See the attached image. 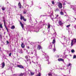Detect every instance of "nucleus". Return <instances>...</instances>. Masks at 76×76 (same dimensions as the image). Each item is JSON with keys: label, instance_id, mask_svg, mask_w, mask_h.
<instances>
[{"label": "nucleus", "instance_id": "1", "mask_svg": "<svg viewBox=\"0 0 76 76\" xmlns=\"http://www.w3.org/2000/svg\"><path fill=\"white\" fill-rule=\"evenodd\" d=\"M44 56H45V58H46V61H48L47 63L48 64H50V62H49V60H48L49 59V57L48 56H47V55L45 53L44 54Z\"/></svg>", "mask_w": 76, "mask_h": 76}, {"label": "nucleus", "instance_id": "2", "mask_svg": "<svg viewBox=\"0 0 76 76\" xmlns=\"http://www.w3.org/2000/svg\"><path fill=\"white\" fill-rule=\"evenodd\" d=\"M76 43V39H74L71 41V46H73L74 44H75Z\"/></svg>", "mask_w": 76, "mask_h": 76}, {"label": "nucleus", "instance_id": "3", "mask_svg": "<svg viewBox=\"0 0 76 76\" xmlns=\"http://www.w3.org/2000/svg\"><path fill=\"white\" fill-rule=\"evenodd\" d=\"M34 53H35V55L36 56V59H37L39 58V56H37V50H36V49H34Z\"/></svg>", "mask_w": 76, "mask_h": 76}, {"label": "nucleus", "instance_id": "4", "mask_svg": "<svg viewBox=\"0 0 76 76\" xmlns=\"http://www.w3.org/2000/svg\"><path fill=\"white\" fill-rule=\"evenodd\" d=\"M58 7L59 9H61L62 7H63V6H62V4L61 3H60V2L58 3Z\"/></svg>", "mask_w": 76, "mask_h": 76}, {"label": "nucleus", "instance_id": "5", "mask_svg": "<svg viewBox=\"0 0 76 76\" xmlns=\"http://www.w3.org/2000/svg\"><path fill=\"white\" fill-rule=\"evenodd\" d=\"M4 26H5V28L6 29L7 32H8L9 31L8 30V29H7V27H6V21L4 20Z\"/></svg>", "mask_w": 76, "mask_h": 76}, {"label": "nucleus", "instance_id": "6", "mask_svg": "<svg viewBox=\"0 0 76 76\" xmlns=\"http://www.w3.org/2000/svg\"><path fill=\"white\" fill-rule=\"evenodd\" d=\"M63 21H62V20H59V22H58L59 24L60 25H63Z\"/></svg>", "mask_w": 76, "mask_h": 76}, {"label": "nucleus", "instance_id": "7", "mask_svg": "<svg viewBox=\"0 0 76 76\" xmlns=\"http://www.w3.org/2000/svg\"><path fill=\"white\" fill-rule=\"evenodd\" d=\"M41 50L42 49V47H41V45H38L37 49L38 50H41Z\"/></svg>", "mask_w": 76, "mask_h": 76}, {"label": "nucleus", "instance_id": "8", "mask_svg": "<svg viewBox=\"0 0 76 76\" xmlns=\"http://www.w3.org/2000/svg\"><path fill=\"white\" fill-rule=\"evenodd\" d=\"M48 75L49 76H56L55 74L53 73V74H51L50 72L49 73Z\"/></svg>", "mask_w": 76, "mask_h": 76}, {"label": "nucleus", "instance_id": "9", "mask_svg": "<svg viewBox=\"0 0 76 76\" xmlns=\"http://www.w3.org/2000/svg\"><path fill=\"white\" fill-rule=\"evenodd\" d=\"M1 68L3 69L4 67V66H5V64L4 62H3L1 64Z\"/></svg>", "mask_w": 76, "mask_h": 76}, {"label": "nucleus", "instance_id": "10", "mask_svg": "<svg viewBox=\"0 0 76 76\" xmlns=\"http://www.w3.org/2000/svg\"><path fill=\"white\" fill-rule=\"evenodd\" d=\"M20 24L21 26V27H22V29H23L24 30H25V28H24V26H23V24L21 22H20Z\"/></svg>", "mask_w": 76, "mask_h": 76}, {"label": "nucleus", "instance_id": "11", "mask_svg": "<svg viewBox=\"0 0 76 76\" xmlns=\"http://www.w3.org/2000/svg\"><path fill=\"white\" fill-rule=\"evenodd\" d=\"M18 51L19 53L20 54H22L23 53V51H22V49H20L18 50Z\"/></svg>", "mask_w": 76, "mask_h": 76}, {"label": "nucleus", "instance_id": "12", "mask_svg": "<svg viewBox=\"0 0 76 76\" xmlns=\"http://www.w3.org/2000/svg\"><path fill=\"white\" fill-rule=\"evenodd\" d=\"M58 61H64V60L62 58H58Z\"/></svg>", "mask_w": 76, "mask_h": 76}, {"label": "nucleus", "instance_id": "13", "mask_svg": "<svg viewBox=\"0 0 76 76\" xmlns=\"http://www.w3.org/2000/svg\"><path fill=\"white\" fill-rule=\"evenodd\" d=\"M17 67H19V68H20L21 69H23V66L21 65H17Z\"/></svg>", "mask_w": 76, "mask_h": 76}, {"label": "nucleus", "instance_id": "14", "mask_svg": "<svg viewBox=\"0 0 76 76\" xmlns=\"http://www.w3.org/2000/svg\"><path fill=\"white\" fill-rule=\"evenodd\" d=\"M18 6H19V8H20V9H21L22 7H21V4H20V2H19L18 3Z\"/></svg>", "mask_w": 76, "mask_h": 76}, {"label": "nucleus", "instance_id": "15", "mask_svg": "<svg viewBox=\"0 0 76 76\" xmlns=\"http://www.w3.org/2000/svg\"><path fill=\"white\" fill-rule=\"evenodd\" d=\"M21 47L23 48H25V45L23 44V43H22Z\"/></svg>", "mask_w": 76, "mask_h": 76}, {"label": "nucleus", "instance_id": "16", "mask_svg": "<svg viewBox=\"0 0 76 76\" xmlns=\"http://www.w3.org/2000/svg\"><path fill=\"white\" fill-rule=\"evenodd\" d=\"M52 45L50 44L49 46V49H51L52 48Z\"/></svg>", "mask_w": 76, "mask_h": 76}, {"label": "nucleus", "instance_id": "17", "mask_svg": "<svg viewBox=\"0 0 76 76\" xmlns=\"http://www.w3.org/2000/svg\"><path fill=\"white\" fill-rule=\"evenodd\" d=\"M72 65V64L70 63H69L68 64V65H67V67H69V66H70V68H71Z\"/></svg>", "mask_w": 76, "mask_h": 76}, {"label": "nucleus", "instance_id": "18", "mask_svg": "<svg viewBox=\"0 0 76 76\" xmlns=\"http://www.w3.org/2000/svg\"><path fill=\"white\" fill-rule=\"evenodd\" d=\"M15 28V26H12L11 27V29H14Z\"/></svg>", "mask_w": 76, "mask_h": 76}, {"label": "nucleus", "instance_id": "19", "mask_svg": "<svg viewBox=\"0 0 76 76\" xmlns=\"http://www.w3.org/2000/svg\"><path fill=\"white\" fill-rule=\"evenodd\" d=\"M29 71L30 72L31 75H34V73L31 72L30 70H29Z\"/></svg>", "mask_w": 76, "mask_h": 76}, {"label": "nucleus", "instance_id": "20", "mask_svg": "<svg viewBox=\"0 0 76 76\" xmlns=\"http://www.w3.org/2000/svg\"><path fill=\"white\" fill-rule=\"evenodd\" d=\"M48 29H50V24L49 23H48Z\"/></svg>", "mask_w": 76, "mask_h": 76}, {"label": "nucleus", "instance_id": "21", "mask_svg": "<svg viewBox=\"0 0 76 76\" xmlns=\"http://www.w3.org/2000/svg\"><path fill=\"white\" fill-rule=\"evenodd\" d=\"M23 19H24V17L22 15L20 16V19L21 20H22Z\"/></svg>", "mask_w": 76, "mask_h": 76}, {"label": "nucleus", "instance_id": "22", "mask_svg": "<svg viewBox=\"0 0 76 76\" xmlns=\"http://www.w3.org/2000/svg\"><path fill=\"white\" fill-rule=\"evenodd\" d=\"M55 12H58L59 11V9L58 8H56V10H55Z\"/></svg>", "mask_w": 76, "mask_h": 76}, {"label": "nucleus", "instance_id": "23", "mask_svg": "<svg viewBox=\"0 0 76 76\" xmlns=\"http://www.w3.org/2000/svg\"><path fill=\"white\" fill-rule=\"evenodd\" d=\"M1 9L2 10H4L5 9H6V8H4V7H2L1 8Z\"/></svg>", "mask_w": 76, "mask_h": 76}, {"label": "nucleus", "instance_id": "24", "mask_svg": "<svg viewBox=\"0 0 76 76\" xmlns=\"http://www.w3.org/2000/svg\"><path fill=\"white\" fill-rule=\"evenodd\" d=\"M60 13L61 15H64V13L63 12H60Z\"/></svg>", "mask_w": 76, "mask_h": 76}, {"label": "nucleus", "instance_id": "25", "mask_svg": "<svg viewBox=\"0 0 76 76\" xmlns=\"http://www.w3.org/2000/svg\"><path fill=\"white\" fill-rule=\"evenodd\" d=\"M71 52L72 53H75V50H74L73 49H72L71 50Z\"/></svg>", "mask_w": 76, "mask_h": 76}, {"label": "nucleus", "instance_id": "26", "mask_svg": "<svg viewBox=\"0 0 76 76\" xmlns=\"http://www.w3.org/2000/svg\"><path fill=\"white\" fill-rule=\"evenodd\" d=\"M56 43V40H55V39H54L53 40V41L52 42L53 44H54V43Z\"/></svg>", "mask_w": 76, "mask_h": 76}, {"label": "nucleus", "instance_id": "27", "mask_svg": "<svg viewBox=\"0 0 76 76\" xmlns=\"http://www.w3.org/2000/svg\"><path fill=\"white\" fill-rule=\"evenodd\" d=\"M18 76H23V74L21 73L18 75Z\"/></svg>", "mask_w": 76, "mask_h": 76}, {"label": "nucleus", "instance_id": "28", "mask_svg": "<svg viewBox=\"0 0 76 76\" xmlns=\"http://www.w3.org/2000/svg\"><path fill=\"white\" fill-rule=\"evenodd\" d=\"M54 47L55 48L53 49V50L54 51H54H56V48H55V44H54Z\"/></svg>", "mask_w": 76, "mask_h": 76}, {"label": "nucleus", "instance_id": "29", "mask_svg": "<svg viewBox=\"0 0 76 76\" xmlns=\"http://www.w3.org/2000/svg\"><path fill=\"white\" fill-rule=\"evenodd\" d=\"M57 35V33H56V32H55L54 34H53V36H55V37H56V36Z\"/></svg>", "mask_w": 76, "mask_h": 76}, {"label": "nucleus", "instance_id": "30", "mask_svg": "<svg viewBox=\"0 0 76 76\" xmlns=\"http://www.w3.org/2000/svg\"><path fill=\"white\" fill-rule=\"evenodd\" d=\"M0 28H3L2 26L1 25V23H0Z\"/></svg>", "mask_w": 76, "mask_h": 76}, {"label": "nucleus", "instance_id": "31", "mask_svg": "<svg viewBox=\"0 0 76 76\" xmlns=\"http://www.w3.org/2000/svg\"><path fill=\"white\" fill-rule=\"evenodd\" d=\"M76 58V56L75 55H74L73 57V59L75 58Z\"/></svg>", "mask_w": 76, "mask_h": 76}, {"label": "nucleus", "instance_id": "32", "mask_svg": "<svg viewBox=\"0 0 76 76\" xmlns=\"http://www.w3.org/2000/svg\"><path fill=\"white\" fill-rule=\"evenodd\" d=\"M51 2L52 4H55L54 1H51Z\"/></svg>", "mask_w": 76, "mask_h": 76}, {"label": "nucleus", "instance_id": "33", "mask_svg": "<svg viewBox=\"0 0 76 76\" xmlns=\"http://www.w3.org/2000/svg\"><path fill=\"white\" fill-rule=\"evenodd\" d=\"M37 76H41V73L40 72L39 73Z\"/></svg>", "mask_w": 76, "mask_h": 76}, {"label": "nucleus", "instance_id": "34", "mask_svg": "<svg viewBox=\"0 0 76 76\" xmlns=\"http://www.w3.org/2000/svg\"><path fill=\"white\" fill-rule=\"evenodd\" d=\"M70 25H69L67 26H66V27L67 28H69V27H70Z\"/></svg>", "mask_w": 76, "mask_h": 76}, {"label": "nucleus", "instance_id": "35", "mask_svg": "<svg viewBox=\"0 0 76 76\" xmlns=\"http://www.w3.org/2000/svg\"><path fill=\"white\" fill-rule=\"evenodd\" d=\"M67 2H66V1H65V2H64L63 4L64 6H65V5H66V3H66Z\"/></svg>", "mask_w": 76, "mask_h": 76}, {"label": "nucleus", "instance_id": "36", "mask_svg": "<svg viewBox=\"0 0 76 76\" xmlns=\"http://www.w3.org/2000/svg\"><path fill=\"white\" fill-rule=\"evenodd\" d=\"M23 13L24 14H26V12L25 11H23Z\"/></svg>", "mask_w": 76, "mask_h": 76}, {"label": "nucleus", "instance_id": "37", "mask_svg": "<svg viewBox=\"0 0 76 76\" xmlns=\"http://www.w3.org/2000/svg\"><path fill=\"white\" fill-rule=\"evenodd\" d=\"M29 7V6L28 5H27L26 6V7H27V8H28V7Z\"/></svg>", "mask_w": 76, "mask_h": 76}, {"label": "nucleus", "instance_id": "38", "mask_svg": "<svg viewBox=\"0 0 76 76\" xmlns=\"http://www.w3.org/2000/svg\"><path fill=\"white\" fill-rule=\"evenodd\" d=\"M73 10L75 11H76V8H73Z\"/></svg>", "mask_w": 76, "mask_h": 76}, {"label": "nucleus", "instance_id": "39", "mask_svg": "<svg viewBox=\"0 0 76 76\" xmlns=\"http://www.w3.org/2000/svg\"><path fill=\"white\" fill-rule=\"evenodd\" d=\"M25 57L26 59H28V56H25Z\"/></svg>", "mask_w": 76, "mask_h": 76}, {"label": "nucleus", "instance_id": "40", "mask_svg": "<svg viewBox=\"0 0 76 76\" xmlns=\"http://www.w3.org/2000/svg\"><path fill=\"white\" fill-rule=\"evenodd\" d=\"M69 34H72V31H69Z\"/></svg>", "mask_w": 76, "mask_h": 76}, {"label": "nucleus", "instance_id": "41", "mask_svg": "<svg viewBox=\"0 0 76 76\" xmlns=\"http://www.w3.org/2000/svg\"><path fill=\"white\" fill-rule=\"evenodd\" d=\"M11 55H12V53H10V54H9V56L10 57Z\"/></svg>", "mask_w": 76, "mask_h": 76}, {"label": "nucleus", "instance_id": "42", "mask_svg": "<svg viewBox=\"0 0 76 76\" xmlns=\"http://www.w3.org/2000/svg\"><path fill=\"white\" fill-rule=\"evenodd\" d=\"M67 56H68V55H65V58H66Z\"/></svg>", "mask_w": 76, "mask_h": 76}, {"label": "nucleus", "instance_id": "43", "mask_svg": "<svg viewBox=\"0 0 76 76\" xmlns=\"http://www.w3.org/2000/svg\"><path fill=\"white\" fill-rule=\"evenodd\" d=\"M7 44H9V41H7Z\"/></svg>", "mask_w": 76, "mask_h": 76}, {"label": "nucleus", "instance_id": "44", "mask_svg": "<svg viewBox=\"0 0 76 76\" xmlns=\"http://www.w3.org/2000/svg\"><path fill=\"white\" fill-rule=\"evenodd\" d=\"M46 15H42L40 16V18H41V17H43V16H45Z\"/></svg>", "mask_w": 76, "mask_h": 76}, {"label": "nucleus", "instance_id": "45", "mask_svg": "<svg viewBox=\"0 0 76 76\" xmlns=\"http://www.w3.org/2000/svg\"><path fill=\"white\" fill-rule=\"evenodd\" d=\"M63 38H64L65 40H66V38L65 37V36H63Z\"/></svg>", "mask_w": 76, "mask_h": 76}, {"label": "nucleus", "instance_id": "46", "mask_svg": "<svg viewBox=\"0 0 76 76\" xmlns=\"http://www.w3.org/2000/svg\"><path fill=\"white\" fill-rule=\"evenodd\" d=\"M32 63H33L35 64V62H34V61H32Z\"/></svg>", "mask_w": 76, "mask_h": 76}, {"label": "nucleus", "instance_id": "47", "mask_svg": "<svg viewBox=\"0 0 76 76\" xmlns=\"http://www.w3.org/2000/svg\"><path fill=\"white\" fill-rule=\"evenodd\" d=\"M0 38H2V36H1V35H0Z\"/></svg>", "mask_w": 76, "mask_h": 76}, {"label": "nucleus", "instance_id": "48", "mask_svg": "<svg viewBox=\"0 0 76 76\" xmlns=\"http://www.w3.org/2000/svg\"><path fill=\"white\" fill-rule=\"evenodd\" d=\"M23 20H24V21H26V20H25V18H23Z\"/></svg>", "mask_w": 76, "mask_h": 76}, {"label": "nucleus", "instance_id": "49", "mask_svg": "<svg viewBox=\"0 0 76 76\" xmlns=\"http://www.w3.org/2000/svg\"><path fill=\"white\" fill-rule=\"evenodd\" d=\"M27 48L28 49H29V47H27Z\"/></svg>", "mask_w": 76, "mask_h": 76}, {"label": "nucleus", "instance_id": "50", "mask_svg": "<svg viewBox=\"0 0 76 76\" xmlns=\"http://www.w3.org/2000/svg\"><path fill=\"white\" fill-rule=\"evenodd\" d=\"M58 16V15H57V16H56V18H57Z\"/></svg>", "mask_w": 76, "mask_h": 76}, {"label": "nucleus", "instance_id": "51", "mask_svg": "<svg viewBox=\"0 0 76 76\" xmlns=\"http://www.w3.org/2000/svg\"><path fill=\"white\" fill-rule=\"evenodd\" d=\"M51 19H52V20H53V18H51Z\"/></svg>", "mask_w": 76, "mask_h": 76}, {"label": "nucleus", "instance_id": "52", "mask_svg": "<svg viewBox=\"0 0 76 76\" xmlns=\"http://www.w3.org/2000/svg\"><path fill=\"white\" fill-rule=\"evenodd\" d=\"M31 54H33V52H31Z\"/></svg>", "mask_w": 76, "mask_h": 76}, {"label": "nucleus", "instance_id": "53", "mask_svg": "<svg viewBox=\"0 0 76 76\" xmlns=\"http://www.w3.org/2000/svg\"><path fill=\"white\" fill-rule=\"evenodd\" d=\"M29 60H30L29 59H27V61H29Z\"/></svg>", "mask_w": 76, "mask_h": 76}, {"label": "nucleus", "instance_id": "54", "mask_svg": "<svg viewBox=\"0 0 76 76\" xmlns=\"http://www.w3.org/2000/svg\"><path fill=\"white\" fill-rule=\"evenodd\" d=\"M57 57L58 58V57H59V56H57Z\"/></svg>", "mask_w": 76, "mask_h": 76}, {"label": "nucleus", "instance_id": "55", "mask_svg": "<svg viewBox=\"0 0 76 76\" xmlns=\"http://www.w3.org/2000/svg\"><path fill=\"white\" fill-rule=\"evenodd\" d=\"M38 31H39V30H38V31H36V32H38Z\"/></svg>", "mask_w": 76, "mask_h": 76}, {"label": "nucleus", "instance_id": "56", "mask_svg": "<svg viewBox=\"0 0 76 76\" xmlns=\"http://www.w3.org/2000/svg\"><path fill=\"white\" fill-rule=\"evenodd\" d=\"M23 2H24V1H25V0H23Z\"/></svg>", "mask_w": 76, "mask_h": 76}, {"label": "nucleus", "instance_id": "57", "mask_svg": "<svg viewBox=\"0 0 76 76\" xmlns=\"http://www.w3.org/2000/svg\"><path fill=\"white\" fill-rule=\"evenodd\" d=\"M30 64H31V62H30Z\"/></svg>", "mask_w": 76, "mask_h": 76}, {"label": "nucleus", "instance_id": "58", "mask_svg": "<svg viewBox=\"0 0 76 76\" xmlns=\"http://www.w3.org/2000/svg\"><path fill=\"white\" fill-rule=\"evenodd\" d=\"M28 54H30V53H28Z\"/></svg>", "mask_w": 76, "mask_h": 76}, {"label": "nucleus", "instance_id": "59", "mask_svg": "<svg viewBox=\"0 0 76 76\" xmlns=\"http://www.w3.org/2000/svg\"><path fill=\"white\" fill-rule=\"evenodd\" d=\"M28 51L27 50V53H28Z\"/></svg>", "mask_w": 76, "mask_h": 76}, {"label": "nucleus", "instance_id": "60", "mask_svg": "<svg viewBox=\"0 0 76 76\" xmlns=\"http://www.w3.org/2000/svg\"><path fill=\"white\" fill-rule=\"evenodd\" d=\"M7 3H9V2H7Z\"/></svg>", "mask_w": 76, "mask_h": 76}, {"label": "nucleus", "instance_id": "61", "mask_svg": "<svg viewBox=\"0 0 76 76\" xmlns=\"http://www.w3.org/2000/svg\"><path fill=\"white\" fill-rule=\"evenodd\" d=\"M37 64H38V63L37 62Z\"/></svg>", "mask_w": 76, "mask_h": 76}, {"label": "nucleus", "instance_id": "62", "mask_svg": "<svg viewBox=\"0 0 76 76\" xmlns=\"http://www.w3.org/2000/svg\"><path fill=\"white\" fill-rule=\"evenodd\" d=\"M53 37H52V39H53Z\"/></svg>", "mask_w": 76, "mask_h": 76}, {"label": "nucleus", "instance_id": "63", "mask_svg": "<svg viewBox=\"0 0 76 76\" xmlns=\"http://www.w3.org/2000/svg\"><path fill=\"white\" fill-rule=\"evenodd\" d=\"M66 16V15H65V16Z\"/></svg>", "mask_w": 76, "mask_h": 76}, {"label": "nucleus", "instance_id": "64", "mask_svg": "<svg viewBox=\"0 0 76 76\" xmlns=\"http://www.w3.org/2000/svg\"><path fill=\"white\" fill-rule=\"evenodd\" d=\"M48 6H50L49 5H48Z\"/></svg>", "mask_w": 76, "mask_h": 76}]
</instances>
